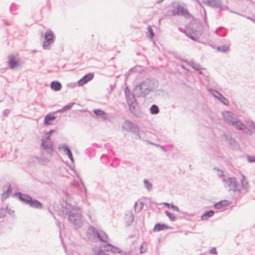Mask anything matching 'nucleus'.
Returning a JSON list of instances; mask_svg holds the SVG:
<instances>
[{
  "mask_svg": "<svg viewBox=\"0 0 255 255\" xmlns=\"http://www.w3.org/2000/svg\"><path fill=\"white\" fill-rule=\"evenodd\" d=\"M17 198L32 208L41 209L43 207L42 204L40 201L33 199L27 194H23L20 192H17Z\"/></svg>",
  "mask_w": 255,
  "mask_h": 255,
  "instance_id": "20e7f679",
  "label": "nucleus"
},
{
  "mask_svg": "<svg viewBox=\"0 0 255 255\" xmlns=\"http://www.w3.org/2000/svg\"><path fill=\"white\" fill-rule=\"evenodd\" d=\"M94 74L93 73H89L85 75L82 78L78 81V83L79 86H82L87 83L94 78Z\"/></svg>",
  "mask_w": 255,
  "mask_h": 255,
  "instance_id": "dca6fc26",
  "label": "nucleus"
},
{
  "mask_svg": "<svg viewBox=\"0 0 255 255\" xmlns=\"http://www.w3.org/2000/svg\"><path fill=\"white\" fill-rule=\"evenodd\" d=\"M112 252L113 253H119L121 254L122 253V251L120 250V248L118 247H114L113 246V249L112 250Z\"/></svg>",
  "mask_w": 255,
  "mask_h": 255,
  "instance_id": "49530a36",
  "label": "nucleus"
},
{
  "mask_svg": "<svg viewBox=\"0 0 255 255\" xmlns=\"http://www.w3.org/2000/svg\"><path fill=\"white\" fill-rule=\"evenodd\" d=\"M56 224L59 228L60 230V236L61 237V224L59 221L56 220Z\"/></svg>",
  "mask_w": 255,
  "mask_h": 255,
  "instance_id": "09e8293b",
  "label": "nucleus"
},
{
  "mask_svg": "<svg viewBox=\"0 0 255 255\" xmlns=\"http://www.w3.org/2000/svg\"><path fill=\"white\" fill-rule=\"evenodd\" d=\"M243 132L249 135L255 132V125L253 121H250L248 122L247 129H245Z\"/></svg>",
  "mask_w": 255,
  "mask_h": 255,
  "instance_id": "a211bd4d",
  "label": "nucleus"
},
{
  "mask_svg": "<svg viewBox=\"0 0 255 255\" xmlns=\"http://www.w3.org/2000/svg\"><path fill=\"white\" fill-rule=\"evenodd\" d=\"M100 159L101 162L105 165H107L108 163L109 162V159L106 154H103L101 156Z\"/></svg>",
  "mask_w": 255,
  "mask_h": 255,
  "instance_id": "a19ab883",
  "label": "nucleus"
},
{
  "mask_svg": "<svg viewBox=\"0 0 255 255\" xmlns=\"http://www.w3.org/2000/svg\"><path fill=\"white\" fill-rule=\"evenodd\" d=\"M219 96L220 97V99H218L223 104L226 106H228L229 105V100L225 98L223 95H219Z\"/></svg>",
  "mask_w": 255,
  "mask_h": 255,
  "instance_id": "ea45409f",
  "label": "nucleus"
},
{
  "mask_svg": "<svg viewBox=\"0 0 255 255\" xmlns=\"http://www.w3.org/2000/svg\"><path fill=\"white\" fill-rule=\"evenodd\" d=\"M54 131H55L54 129H51L49 131H48L46 133V135H50L51 136L52 133H53Z\"/></svg>",
  "mask_w": 255,
  "mask_h": 255,
  "instance_id": "bf43d9fd",
  "label": "nucleus"
},
{
  "mask_svg": "<svg viewBox=\"0 0 255 255\" xmlns=\"http://www.w3.org/2000/svg\"><path fill=\"white\" fill-rule=\"evenodd\" d=\"M223 116L225 121L229 125H231L232 124V122H234L237 119L236 115L233 112L230 111H226L223 113Z\"/></svg>",
  "mask_w": 255,
  "mask_h": 255,
  "instance_id": "f8f14e48",
  "label": "nucleus"
},
{
  "mask_svg": "<svg viewBox=\"0 0 255 255\" xmlns=\"http://www.w3.org/2000/svg\"><path fill=\"white\" fill-rule=\"evenodd\" d=\"M199 255H205V254L204 253H201Z\"/></svg>",
  "mask_w": 255,
  "mask_h": 255,
  "instance_id": "774afa93",
  "label": "nucleus"
},
{
  "mask_svg": "<svg viewBox=\"0 0 255 255\" xmlns=\"http://www.w3.org/2000/svg\"><path fill=\"white\" fill-rule=\"evenodd\" d=\"M9 10L11 14H15L16 13V4L12 3L9 7Z\"/></svg>",
  "mask_w": 255,
  "mask_h": 255,
  "instance_id": "c03bdc74",
  "label": "nucleus"
},
{
  "mask_svg": "<svg viewBox=\"0 0 255 255\" xmlns=\"http://www.w3.org/2000/svg\"><path fill=\"white\" fill-rule=\"evenodd\" d=\"M9 61L8 62V66L10 68H14L16 67V58L13 55H10L8 56Z\"/></svg>",
  "mask_w": 255,
  "mask_h": 255,
  "instance_id": "c756f323",
  "label": "nucleus"
},
{
  "mask_svg": "<svg viewBox=\"0 0 255 255\" xmlns=\"http://www.w3.org/2000/svg\"><path fill=\"white\" fill-rule=\"evenodd\" d=\"M3 209H0V219L3 217L4 214L2 213Z\"/></svg>",
  "mask_w": 255,
  "mask_h": 255,
  "instance_id": "680f3d73",
  "label": "nucleus"
},
{
  "mask_svg": "<svg viewBox=\"0 0 255 255\" xmlns=\"http://www.w3.org/2000/svg\"><path fill=\"white\" fill-rule=\"evenodd\" d=\"M170 228H171V227L168 226L165 224L157 223L154 225L153 231L154 232H159L165 229H169Z\"/></svg>",
  "mask_w": 255,
  "mask_h": 255,
  "instance_id": "5701e85b",
  "label": "nucleus"
},
{
  "mask_svg": "<svg viewBox=\"0 0 255 255\" xmlns=\"http://www.w3.org/2000/svg\"><path fill=\"white\" fill-rule=\"evenodd\" d=\"M143 183L144 185V186L146 188V189L148 191H151L153 189L152 185V184L149 182L147 179H145L143 180Z\"/></svg>",
  "mask_w": 255,
  "mask_h": 255,
  "instance_id": "e433bc0d",
  "label": "nucleus"
},
{
  "mask_svg": "<svg viewBox=\"0 0 255 255\" xmlns=\"http://www.w3.org/2000/svg\"><path fill=\"white\" fill-rule=\"evenodd\" d=\"M202 2L207 6L218 9L219 15H221L224 11H229L231 12L235 13L234 11L230 9L229 7L223 4L221 0H201Z\"/></svg>",
  "mask_w": 255,
  "mask_h": 255,
  "instance_id": "39448f33",
  "label": "nucleus"
},
{
  "mask_svg": "<svg viewBox=\"0 0 255 255\" xmlns=\"http://www.w3.org/2000/svg\"><path fill=\"white\" fill-rule=\"evenodd\" d=\"M125 94H126V97L127 100V97H129V99L131 98V97L130 96L132 94L129 93V91L128 87L126 88V89H125Z\"/></svg>",
  "mask_w": 255,
  "mask_h": 255,
  "instance_id": "3c124183",
  "label": "nucleus"
},
{
  "mask_svg": "<svg viewBox=\"0 0 255 255\" xmlns=\"http://www.w3.org/2000/svg\"><path fill=\"white\" fill-rule=\"evenodd\" d=\"M58 149L63 150L65 154H66L70 160L73 162L74 158L72 153L68 145L66 144H60L58 146Z\"/></svg>",
  "mask_w": 255,
  "mask_h": 255,
  "instance_id": "2eb2a0df",
  "label": "nucleus"
},
{
  "mask_svg": "<svg viewBox=\"0 0 255 255\" xmlns=\"http://www.w3.org/2000/svg\"><path fill=\"white\" fill-rule=\"evenodd\" d=\"M130 96L131 97V98L129 99V97H127V104L129 107L131 106L136 105L137 104L136 102V99L134 98V95H131Z\"/></svg>",
  "mask_w": 255,
  "mask_h": 255,
  "instance_id": "473e14b6",
  "label": "nucleus"
},
{
  "mask_svg": "<svg viewBox=\"0 0 255 255\" xmlns=\"http://www.w3.org/2000/svg\"><path fill=\"white\" fill-rule=\"evenodd\" d=\"M209 253L212 255H217V251L216 248L215 247L212 248L211 249L209 250Z\"/></svg>",
  "mask_w": 255,
  "mask_h": 255,
  "instance_id": "603ef678",
  "label": "nucleus"
},
{
  "mask_svg": "<svg viewBox=\"0 0 255 255\" xmlns=\"http://www.w3.org/2000/svg\"><path fill=\"white\" fill-rule=\"evenodd\" d=\"M118 159L117 158H115L113 161L111 163L110 166L112 167L115 168L118 166V164H115V161Z\"/></svg>",
  "mask_w": 255,
  "mask_h": 255,
  "instance_id": "864d4df0",
  "label": "nucleus"
},
{
  "mask_svg": "<svg viewBox=\"0 0 255 255\" xmlns=\"http://www.w3.org/2000/svg\"><path fill=\"white\" fill-rule=\"evenodd\" d=\"M158 86L156 79H146L135 86L134 92L138 97H145L150 92L156 89Z\"/></svg>",
  "mask_w": 255,
  "mask_h": 255,
  "instance_id": "f03ea898",
  "label": "nucleus"
},
{
  "mask_svg": "<svg viewBox=\"0 0 255 255\" xmlns=\"http://www.w3.org/2000/svg\"><path fill=\"white\" fill-rule=\"evenodd\" d=\"M230 41L229 40H226V43L225 45L219 46L217 47V51L222 52L224 53H228L230 50Z\"/></svg>",
  "mask_w": 255,
  "mask_h": 255,
  "instance_id": "412c9836",
  "label": "nucleus"
},
{
  "mask_svg": "<svg viewBox=\"0 0 255 255\" xmlns=\"http://www.w3.org/2000/svg\"><path fill=\"white\" fill-rule=\"evenodd\" d=\"M55 41V36L53 32L51 29L46 31L44 35V40L43 42L42 47L44 49H48L49 45Z\"/></svg>",
  "mask_w": 255,
  "mask_h": 255,
  "instance_id": "9d476101",
  "label": "nucleus"
},
{
  "mask_svg": "<svg viewBox=\"0 0 255 255\" xmlns=\"http://www.w3.org/2000/svg\"><path fill=\"white\" fill-rule=\"evenodd\" d=\"M87 233L89 235L93 236L94 238L98 239L102 242H106L108 239V236L105 233L98 231L93 226H90L88 228Z\"/></svg>",
  "mask_w": 255,
  "mask_h": 255,
  "instance_id": "0eeeda50",
  "label": "nucleus"
},
{
  "mask_svg": "<svg viewBox=\"0 0 255 255\" xmlns=\"http://www.w3.org/2000/svg\"><path fill=\"white\" fill-rule=\"evenodd\" d=\"M242 178L241 179V185L243 189L247 190L249 188V185L248 181L245 180V176L242 175Z\"/></svg>",
  "mask_w": 255,
  "mask_h": 255,
  "instance_id": "c9c22d12",
  "label": "nucleus"
},
{
  "mask_svg": "<svg viewBox=\"0 0 255 255\" xmlns=\"http://www.w3.org/2000/svg\"><path fill=\"white\" fill-rule=\"evenodd\" d=\"M137 202H135L134 204V210L135 211V212H139L140 210H141L143 208V203L142 202H140V207H139L138 209H137Z\"/></svg>",
  "mask_w": 255,
  "mask_h": 255,
  "instance_id": "37998d69",
  "label": "nucleus"
},
{
  "mask_svg": "<svg viewBox=\"0 0 255 255\" xmlns=\"http://www.w3.org/2000/svg\"><path fill=\"white\" fill-rule=\"evenodd\" d=\"M149 112L151 115H157L159 113V109L156 105L153 104L149 108Z\"/></svg>",
  "mask_w": 255,
  "mask_h": 255,
  "instance_id": "2f4dec72",
  "label": "nucleus"
},
{
  "mask_svg": "<svg viewBox=\"0 0 255 255\" xmlns=\"http://www.w3.org/2000/svg\"><path fill=\"white\" fill-rule=\"evenodd\" d=\"M165 205L167 206V207L168 208L171 209L174 211H176V212L179 211V208L177 206H176L173 204H170L169 203H165Z\"/></svg>",
  "mask_w": 255,
  "mask_h": 255,
  "instance_id": "79ce46f5",
  "label": "nucleus"
},
{
  "mask_svg": "<svg viewBox=\"0 0 255 255\" xmlns=\"http://www.w3.org/2000/svg\"><path fill=\"white\" fill-rule=\"evenodd\" d=\"M173 15L186 16L189 14L188 10L180 5H178L176 8L172 10Z\"/></svg>",
  "mask_w": 255,
  "mask_h": 255,
  "instance_id": "ddd939ff",
  "label": "nucleus"
},
{
  "mask_svg": "<svg viewBox=\"0 0 255 255\" xmlns=\"http://www.w3.org/2000/svg\"><path fill=\"white\" fill-rule=\"evenodd\" d=\"M135 105H134V106H130L129 107V110H130V112L135 117H137V118H140V117H141L142 114L140 112L137 111L135 109Z\"/></svg>",
  "mask_w": 255,
  "mask_h": 255,
  "instance_id": "7c9ffc66",
  "label": "nucleus"
},
{
  "mask_svg": "<svg viewBox=\"0 0 255 255\" xmlns=\"http://www.w3.org/2000/svg\"><path fill=\"white\" fill-rule=\"evenodd\" d=\"M51 89L54 91H59L62 88L61 83L58 81H53L50 84Z\"/></svg>",
  "mask_w": 255,
  "mask_h": 255,
  "instance_id": "393cba45",
  "label": "nucleus"
},
{
  "mask_svg": "<svg viewBox=\"0 0 255 255\" xmlns=\"http://www.w3.org/2000/svg\"><path fill=\"white\" fill-rule=\"evenodd\" d=\"M122 128L126 131L134 133L138 136V138H141L139 128L136 124L130 121L126 120L123 125Z\"/></svg>",
  "mask_w": 255,
  "mask_h": 255,
  "instance_id": "6e6552de",
  "label": "nucleus"
},
{
  "mask_svg": "<svg viewBox=\"0 0 255 255\" xmlns=\"http://www.w3.org/2000/svg\"><path fill=\"white\" fill-rule=\"evenodd\" d=\"M5 210H6V212H7V213L9 214L10 215H11V216L14 215V210H12L11 209H9L7 207H6Z\"/></svg>",
  "mask_w": 255,
  "mask_h": 255,
  "instance_id": "8fccbe9b",
  "label": "nucleus"
},
{
  "mask_svg": "<svg viewBox=\"0 0 255 255\" xmlns=\"http://www.w3.org/2000/svg\"><path fill=\"white\" fill-rule=\"evenodd\" d=\"M122 163L124 164H128L130 166L132 165V163L130 161L128 160H123Z\"/></svg>",
  "mask_w": 255,
  "mask_h": 255,
  "instance_id": "13d9d810",
  "label": "nucleus"
},
{
  "mask_svg": "<svg viewBox=\"0 0 255 255\" xmlns=\"http://www.w3.org/2000/svg\"><path fill=\"white\" fill-rule=\"evenodd\" d=\"M56 113H50L47 114L44 119L43 124L46 126H49L52 124L51 121H53L56 119V117L54 115Z\"/></svg>",
  "mask_w": 255,
  "mask_h": 255,
  "instance_id": "aec40b11",
  "label": "nucleus"
},
{
  "mask_svg": "<svg viewBox=\"0 0 255 255\" xmlns=\"http://www.w3.org/2000/svg\"><path fill=\"white\" fill-rule=\"evenodd\" d=\"M160 147L164 152L170 151L173 148L172 144H166L165 145L160 146Z\"/></svg>",
  "mask_w": 255,
  "mask_h": 255,
  "instance_id": "4c0bfd02",
  "label": "nucleus"
},
{
  "mask_svg": "<svg viewBox=\"0 0 255 255\" xmlns=\"http://www.w3.org/2000/svg\"><path fill=\"white\" fill-rule=\"evenodd\" d=\"M223 181L226 184V186H228L230 190L234 192L238 191L239 193L241 192L240 185L237 182L236 178L232 177L224 178Z\"/></svg>",
  "mask_w": 255,
  "mask_h": 255,
  "instance_id": "1a4fd4ad",
  "label": "nucleus"
},
{
  "mask_svg": "<svg viewBox=\"0 0 255 255\" xmlns=\"http://www.w3.org/2000/svg\"><path fill=\"white\" fill-rule=\"evenodd\" d=\"M108 239L106 242H103L104 244L100 247V250H102L104 252H112V249H113V246L108 242Z\"/></svg>",
  "mask_w": 255,
  "mask_h": 255,
  "instance_id": "a878e982",
  "label": "nucleus"
},
{
  "mask_svg": "<svg viewBox=\"0 0 255 255\" xmlns=\"http://www.w3.org/2000/svg\"><path fill=\"white\" fill-rule=\"evenodd\" d=\"M163 0H156L155 2L156 3L158 4L161 2Z\"/></svg>",
  "mask_w": 255,
  "mask_h": 255,
  "instance_id": "0e129e2a",
  "label": "nucleus"
},
{
  "mask_svg": "<svg viewBox=\"0 0 255 255\" xmlns=\"http://www.w3.org/2000/svg\"><path fill=\"white\" fill-rule=\"evenodd\" d=\"M231 204V201L224 200L215 203L213 206L216 209H221L229 206Z\"/></svg>",
  "mask_w": 255,
  "mask_h": 255,
  "instance_id": "6ab92c4d",
  "label": "nucleus"
},
{
  "mask_svg": "<svg viewBox=\"0 0 255 255\" xmlns=\"http://www.w3.org/2000/svg\"><path fill=\"white\" fill-rule=\"evenodd\" d=\"M41 150L40 158L43 161H48L49 158L53 154V144L51 141L45 142L42 140L40 145Z\"/></svg>",
  "mask_w": 255,
  "mask_h": 255,
  "instance_id": "423d86ee",
  "label": "nucleus"
},
{
  "mask_svg": "<svg viewBox=\"0 0 255 255\" xmlns=\"http://www.w3.org/2000/svg\"><path fill=\"white\" fill-rule=\"evenodd\" d=\"M44 140L45 142H49L51 141V138L50 135H46V136L44 138L42 139V141Z\"/></svg>",
  "mask_w": 255,
  "mask_h": 255,
  "instance_id": "5fc2aeb1",
  "label": "nucleus"
},
{
  "mask_svg": "<svg viewBox=\"0 0 255 255\" xmlns=\"http://www.w3.org/2000/svg\"><path fill=\"white\" fill-rule=\"evenodd\" d=\"M84 189H85V193H86L87 189H86V188L85 186H84Z\"/></svg>",
  "mask_w": 255,
  "mask_h": 255,
  "instance_id": "338daca9",
  "label": "nucleus"
},
{
  "mask_svg": "<svg viewBox=\"0 0 255 255\" xmlns=\"http://www.w3.org/2000/svg\"><path fill=\"white\" fill-rule=\"evenodd\" d=\"M26 34H27V31H26V30H24L22 31V35L24 36V35H25Z\"/></svg>",
  "mask_w": 255,
  "mask_h": 255,
  "instance_id": "e2e57ef3",
  "label": "nucleus"
},
{
  "mask_svg": "<svg viewBox=\"0 0 255 255\" xmlns=\"http://www.w3.org/2000/svg\"><path fill=\"white\" fill-rule=\"evenodd\" d=\"M61 212L63 216L68 215V221L74 226L75 229L82 227L83 221L81 210L79 208L66 204L65 207H62Z\"/></svg>",
  "mask_w": 255,
  "mask_h": 255,
  "instance_id": "f257e3e1",
  "label": "nucleus"
},
{
  "mask_svg": "<svg viewBox=\"0 0 255 255\" xmlns=\"http://www.w3.org/2000/svg\"><path fill=\"white\" fill-rule=\"evenodd\" d=\"M16 64H17V67L19 65V60H18L17 59Z\"/></svg>",
  "mask_w": 255,
  "mask_h": 255,
  "instance_id": "69168bd1",
  "label": "nucleus"
},
{
  "mask_svg": "<svg viewBox=\"0 0 255 255\" xmlns=\"http://www.w3.org/2000/svg\"><path fill=\"white\" fill-rule=\"evenodd\" d=\"M222 137L225 139L232 149L239 150L240 149V145L238 142L230 134L224 133L222 135Z\"/></svg>",
  "mask_w": 255,
  "mask_h": 255,
  "instance_id": "9b49d317",
  "label": "nucleus"
},
{
  "mask_svg": "<svg viewBox=\"0 0 255 255\" xmlns=\"http://www.w3.org/2000/svg\"><path fill=\"white\" fill-rule=\"evenodd\" d=\"M3 192L1 194L2 198L5 199L7 198L9 194L11 192L12 190L10 188V184H6L3 187Z\"/></svg>",
  "mask_w": 255,
  "mask_h": 255,
  "instance_id": "4be33fe9",
  "label": "nucleus"
},
{
  "mask_svg": "<svg viewBox=\"0 0 255 255\" xmlns=\"http://www.w3.org/2000/svg\"><path fill=\"white\" fill-rule=\"evenodd\" d=\"M147 30L149 34L150 38H152L154 36V33L150 26H148Z\"/></svg>",
  "mask_w": 255,
  "mask_h": 255,
  "instance_id": "a18cd8bd",
  "label": "nucleus"
},
{
  "mask_svg": "<svg viewBox=\"0 0 255 255\" xmlns=\"http://www.w3.org/2000/svg\"><path fill=\"white\" fill-rule=\"evenodd\" d=\"M134 220V215L131 211H128L125 214L124 217L125 226L126 227H130Z\"/></svg>",
  "mask_w": 255,
  "mask_h": 255,
  "instance_id": "4468645a",
  "label": "nucleus"
},
{
  "mask_svg": "<svg viewBox=\"0 0 255 255\" xmlns=\"http://www.w3.org/2000/svg\"><path fill=\"white\" fill-rule=\"evenodd\" d=\"M10 113V110L8 109H5L3 111V115L4 117H7L8 115Z\"/></svg>",
  "mask_w": 255,
  "mask_h": 255,
  "instance_id": "6e6d98bb",
  "label": "nucleus"
},
{
  "mask_svg": "<svg viewBox=\"0 0 255 255\" xmlns=\"http://www.w3.org/2000/svg\"><path fill=\"white\" fill-rule=\"evenodd\" d=\"M97 255H109V254L104 252L102 250H99Z\"/></svg>",
  "mask_w": 255,
  "mask_h": 255,
  "instance_id": "4d7b16f0",
  "label": "nucleus"
},
{
  "mask_svg": "<svg viewBox=\"0 0 255 255\" xmlns=\"http://www.w3.org/2000/svg\"><path fill=\"white\" fill-rule=\"evenodd\" d=\"M75 104V102H72L68 104V105L64 106L62 109L54 112V113H64L68 110H70L73 106Z\"/></svg>",
  "mask_w": 255,
  "mask_h": 255,
  "instance_id": "c85d7f7f",
  "label": "nucleus"
},
{
  "mask_svg": "<svg viewBox=\"0 0 255 255\" xmlns=\"http://www.w3.org/2000/svg\"><path fill=\"white\" fill-rule=\"evenodd\" d=\"M203 29L200 23L191 22L186 25L184 33L193 41H197L203 33Z\"/></svg>",
  "mask_w": 255,
  "mask_h": 255,
  "instance_id": "7ed1b4c3",
  "label": "nucleus"
},
{
  "mask_svg": "<svg viewBox=\"0 0 255 255\" xmlns=\"http://www.w3.org/2000/svg\"><path fill=\"white\" fill-rule=\"evenodd\" d=\"M214 211L212 210L207 211L201 216V219L202 221L207 220L209 218L214 215Z\"/></svg>",
  "mask_w": 255,
  "mask_h": 255,
  "instance_id": "cd10ccee",
  "label": "nucleus"
},
{
  "mask_svg": "<svg viewBox=\"0 0 255 255\" xmlns=\"http://www.w3.org/2000/svg\"><path fill=\"white\" fill-rule=\"evenodd\" d=\"M165 213L166 215L169 218L170 221L172 222H175L176 221L177 218L169 211H165Z\"/></svg>",
  "mask_w": 255,
  "mask_h": 255,
  "instance_id": "58836bf2",
  "label": "nucleus"
},
{
  "mask_svg": "<svg viewBox=\"0 0 255 255\" xmlns=\"http://www.w3.org/2000/svg\"><path fill=\"white\" fill-rule=\"evenodd\" d=\"M231 126H233L237 130H241L243 132L245 131V129H247V126L238 119L234 122H232V124Z\"/></svg>",
  "mask_w": 255,
  "mask_h": 255,
  "instance_id": "f3484780",
  "label": "nucleus"
},
{
  "mask_svg": "<svg viewBox=\"0 0 255 255\" xmlns=\"http://www.w3.org/2000/svg\"><path fill=\"white\" fill-rule=\"evenodd\" d=\"M246 18H247V19H250V20H252V21H253L254 22H255V19L254 18H252V17H250V16H246Z\"/></svg>",
  "mask_w": 255,
  "mask_h": 255,
  "instance_id": "052dcab7",
  "label": "nucleus"
},
{
  "mask_svg": "<svg viewBox=\"0 0 255 255\" xmlns=\"http://www.w3.org/2000/svg\"><path fill=\"white\" fill-rule=\"evenodd\" d=\"M208 91L212 94V95L215 98H216L217 99H220V97L219 96V95H223L221 93H220L219 92H218V91L214 89H212V88H210V89H208Z\"/></svg>",
  "mask_w": 255,
  "mask_h": 255,
  "instance_id": "f704fd0d",
  "label": "nucleus"
},
{
  "mask_svg": "<svg viewBox=\"0 0 255 255\" xmlns=\"http://www.w3.org/2000/svg\"><path fill=\"white\" fill-rule=\"evenodd\" d=\"M93 113L98 117H100L103 120H106L108 116L106 113L101 109H94Z\"/></svg>",
  "mask_w": 255,
  "mask_h": 255,
  "instance_id": "b1692460",
  "label": "nucleus"
},
{
  "mask_svg": "<svg viewBox=\"0 0 255 255\" xmlns=\"http://www.w3.org/2000/svg\"><path fill=\"white\" fill-rule=\"evenodd\" d=\"M184 61L187 62L190 67H191L196 71H199L200 70L202 69V68L201 67V65L199 63H195L193 60H191L190 61H187L186 60H185Z\"/></svg>",
  "mask_w": 255,
  "mask_h": 255,
  "instance_id": "bb28decb",
  "label": "nucleus"
},
{
  "mask_svg": "<svg viewBox=\"0 0 255 255\" xmlns=\"http://www.w3.org/2000/svg\"><path fill=\"white\" fill-rule=\"evenodd\" d=\"M248 160L249 162H255V156L248 155L247 156Z\"/></svg>",
  "mask_w": 255,
  "mask_h": 255,
  "instance_id": "de8ad7c7",
  "label": "nucleus"
},
{
  "mask_svg": "<svg viewBox=\"0 0 255 255\" xmlns=\"http://www.w3.org/2000/svg\"><path fill=\"white\" fill-rule=\"evenodd\" d=\"M224 29L225 28L224 27H219L215 31V32L218 35L221 37H224L226 35V32L224 30Z\"/></svg>",
  "mask_w": 255,
  "mask_h": 255,
  "instance_id": "72a5a7b5",
  "label": "nucleus"
}]
</instances>
